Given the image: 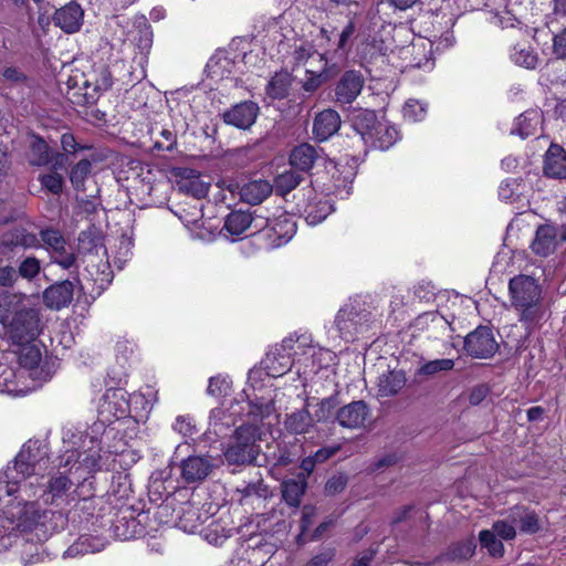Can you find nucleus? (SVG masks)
I'll use <instances>...</instances> for the list:
<instances>
[{"mask_svg":"<svg viewBox=\"0 0 566 566\" xmlns=\"http://www.w3.org/2000/svg\"><path fill=\"white\" fill-rule=\"evenodd\" d=\"M205 538L213 545H222L223 542L228 538V535L224 533V530L222 528L221 532H219V525L211 523L205 531H203Z\"/></svg>","mask_w":566,"mask_h":566,"instance_id":"59","label":"nucleus"},{"mask_svg":"<svg viewBox=\"0 0 566 566\" xmlns=\"http://www.w3.org/2000/svg\"><path fill=\"white\" fill-rule=\"evenodd\" d=\"M41 271V261L35 256L25 258L19 265L18 276L25 280H33Z\"/></svg>","mask_w":566,"mask_h":566,"instance_id":"52","label":"nucleus"},{"mask_svg":"<svg viewBox=\"0 0 566 566\" xmlns=\"http://www.w3.org/2000/svg\"><path fill=\"white\" fill-rule=\"evenodd\" d=\"M293 57L297 67H303L305 78L303 88L306 92H314L328 78L329 60L314 50L313 45L306 43L294 50Z\"/></svg>","mask_w":566,"mask_h":566,"instance_id":"7","label":"nucleus"},{"mask_svg":"<svg viewBox=\"0 0 566 566\" xmlns=\"http://www.w3.org/2000/svg\"><path fill=\"white\" fill-rule=\"evenodd\" d=\"M371 323V313L358 301L343 305L334 321L339 337L346 342H353L358 335L366 333Z\"/></svg>","mask_w":566,"mask_h":566,"instance_id":"8","label":"nucleus"},{"mask_svg":"<svg viewBox=\"0 0 566 566\" xmlns=\"http://www.w3.org/2000/svg\"><path fill=\"white\" fill-rule=\"evenodd\" d=\"M104 541L91 536L82 535L63 554L64 557L75 558L86 554L97 553L104 548Z\"/></svg>","mask_w":566,"mask_h":566,"instance_id":"32","label":"nucleus"},{"mask_svg":"<svg viewBox=\"0 0 566 566\" xmlns=\"http://www.w3.org/2000/svg\"><path fill=\"white\" fill-rule=\"evenodd\" d=\"M40 245L38 235L21 227H14L6 231L0 239V247L10 250L14 248H40Z\"/></svg>","mask_w":566,"mask_h":566,"instance_id":"21","label":"nucleus"},{"mask_svg":"<svg viewBox=\"0 0 566 566\" xmlns=\"http://www.w3.org/2000/svg\"><path fill=\"white\" fill-rule=\"evenodd\" d=\"M177 514L178 527L187 533H195L209 517L208 512L195 503H184Z\"/></svg>","mask_w":566,"mask_h":566,"instance_id":"22","label":"nucleus"},{"mask_svg":"<svg viewBox=\"0 0 566 566\" xmlns=\"http://www.w3.org/2000/svg\"><path fill=\"white\" fill-rule=\"evenodd\" d=\"M210 184L205 181L200 176L182 179L180 190L197 199L203 198L209 192Z\"/></svg>","mask_w":566,"mask_h":566,"instance_id":"42","label":"nucleus"},{"mask_svg":"<svg viewBox=\"0 0 566 566\" xmlns=\"http://www.w3.org/2000/svg\"><path fill=\"white\" fill-rule=\"evenodd\" d=\"M355 33L356 23L353 20H349L338 34L336 48L334 49L333 56L331 57L333 66L347 59V55L353 48Z\"/></svg>","mask_w":566,"mask_h":566,"instance_id":"31","label":"nucleus"},{"mask_svg":"<svg viewBox=\"0 0 566 566\" xmlns=\"http://www.w3.org/2000/svg\"><path fill=\"white\" fill-rule=\"evenodd\" d=\"M54 159V167L62 166L64 156L62 154L51 155L50 147L43 138L34 136L30 145L29 163L32 166H46Z\"/></svg>","mask_w":566,"mask_h":566,"instance_id":"27","label":"nucleus"},{"mask_svg":"<svg viewBox=\"0 0 566 566\" xmlns=\"http://www.w3.org/2000/svg\"><path fill=\"white\" fill-rule=\"evenodd\" d=\"M334 557L333 549H325L313 556L304 566H326Z\"/></svg>","mask_w":566,"mask_h":566,"instance_id":"64","label":"nucleus"},{"mask_svg":"<svg viewBox=\"0 0 566 566\" xmlns=\"http://www.w3.org/2000/svg\"><path fill=\"white\" fill-rule=\"evenodd\" d=\"M557 248V231L554 226L542 224L535 232L531 244L532 251L539 256H548Z\"/></svg>","mask_w":566,"mask_h":566,"instance_id":"24","label":"nucleus"},{"mask_svg":"<svg viewBox=\"0 0 566 566\" xmlns=\"http://www.w3.org/2000/svg\"><path fill=\"white\" fill-rule=\"evenodd\" d=\"M302 181V176L293 170H287L279 175L273 186V190L281 196H285L295 189Z\"/></svg>","mask_w":566,"mask_h":566,"instance_id":"40","label":"nucleus"},{"mask_svg":"<svg viewBox=\"0 0 566 566\" xmlns=\"http://www.w3.org/2000/svg\"><path fill=\"white\" fill-rule=\"evenodd\" d=\"M231 388V380L228 377H211L207 392L211 396L219 397L228 395Z\"/></svg>","mask_w":566,"mask_h":566,"instance_id":"54","label":"nucleus"},{"mask_svg":"<svg viewBox=\"0 0 566 566\" xmlns=\"http://www.w3.org/2000/svg\"><path fill=\"white\" fill-rule=\"evenodd\" d=\"M352 126L356 136L366 146L386 150L399 139V133L395 126L385 120H379L374 111L361 109L354 115Z\"/></svg>","mask_w":566,"mask_h":566,"instance_id":"4","label":"nucleus"},{"mask_svg":"<svg viewBox=\"0 0 566 566\" xmlns=\"http://www.w3.org/2000/svg\"><path fill=\"white\" fill-rule=\"evenodd\" d=\"M553 53L558 59H566V28L553 38Z\"/></svg>","mask_w":566,"mask_h":566,"instance_id":"61","label":"nucleus"},{"mask_svg":"<svg viewBox=\"0 0 566 566\" xmlns=\"http://www.w3.org/2000/svg\"><path fill=\"white\" fill-rule=\"evenodd\" d=\"M112 493L117 500L128 499L130 496L133 490L127 474L117 476V481L113 482Z\"/></svg>","mask_w":566,"mask_h":566,"instance_id":"56","label":"nucleus"},{"mask_svg":"<svg viewBox=\"0 0 566 566\" xmlns=\"http://www.w3.org/2000/svg\"><path fill=\"white\" fill-rule=\"evenodd\" d=\"M41 361L42 354L36 346L27 345L21 348L19 355L20 366L30 371V377L40 380H48L50 376L49 374H44V368L41 366Z\"/></svg>","mask_w":566,"mask_h":566,"instance_id":"25","label":"nucleus"},{"mask_svg":"<svg viewBox=\"0 0 566 566\" xmlns=\"http://www.w3.org/2000/svg\"><path fill=\"white\" fill-rule=\"evenodd\" d=\"M61 146L66 154H75L80 149H84L83 146L78 145L75 137L70 133H64L61 136Z\"/></svg>","mask_w":566,"mask_h":566,"instance_id":"62","label":"nucleus"},{"mask_svg":"<svg viewBox=\"0 0 566 566\" xmlns=\"http://www.w3.org/2000/svg\"><path fill=\"white\" fill-rule=\"evenodd\" d=\"M260 107L255 102L244 101L227 109L223 122L239 129H249L259 116Z\"/></svg>","mask_w":566,"mask_h":566,"instance_id":"13","label":"nucleus"},{"mask_svg":"<svg viewBox=\"0 0 566 566\" xmlns=\"http://www.w3.org/2000/svg\"><path fill=\"white\" fill-rule=\"evenodd\" d=\"M402 113L405 119L413 123L420 122L427 115V104L417 99H409L406 102Z\"/></svg>","mask_w":566,"mask_h":566,"instance_id":"49","label":"nucleus"},{"mask_svg":"<svg viewBox=\"0 0 566 566\" xmlns=\"http://www.w3.org/2000/svg\"><path fill=\"white\" fill-rule=\"evenodd\" d=\"M41 240L52 253L61 252L66 247V241L59 230L45 229L40 232Z\"/></svg>","mask_w":566,"mask_h":566,"instance_id":"47","label":"nucleus"},{"mask_svg":"<svg viewBox=\"0 0 566 566\" xmlns=\"http://www.w3.org/2000/svg\"><path fill=\"white\" fill-rule=\"evenodd\" d=\"M138 403H143L144 409L147 408L148 402L144 401V395L133 394L128 397V394L120 388L107 389L98 405L102 422H112L115 419L125 418L132 412L134 405Z\"/></svg>","mask_w":566,"mask_h":566,"instance_id":"9","label":"nucleus"},{"mask_svg":"<svg viewBox=\"0 0 566 566\" xmlns=\"http://www.w3.org/2000/svg\"><path fill=\"white\" fill-rule=\"evenodd\" d=\"M475 547L474 541L468 539L453 545L449 554L453 559H468L474 554Z\"/></svg>","mask_w":566,"mask_h":566,"instance_id":"55","label":"nucleus"},{"mask_svg":"<svg viewBox=\"0 0 566 566\" xmlns=\"http://www.w3.org/2000/svg\"><path fill=\"white\" fill-rule=\"evenodd\" d=\"M92 170V164L87 159L80 160L72 167L70 172V180L76 190H83L84 184Z\"/></svg>","mask_w":566,"mask_h":566,"instance_id":"46","label":"nucleus"},{"mask_svg":"<svg viewBox=\"0 0 566 566\" xmlns=\"http://www.w3.org/2000/svg\"><path fill=\"white\" fill-rule=\"evenodd\" d=\"M73 297L71 284L52 285L44 292V301L51 308L60 310L66 306Z\"/></svg>","mask_w":566,"mask_h":566,"instance_id":"36","label":"nucleus"},{"mask_svg":"<svg viewBox=\"0 0 566 566\" xmlns=\"http://www.w3.org/2000/svg\"><path fill=\"white\" fill-rule=\"evenodd\" d=\"M509 518L512 520V523L520 525L522 533L534 534L539 530L537 515L524 506H515L512 509Z\"/></svg>","mask_w":566,"mask_h":566,"instance_id":"33","label":"nucleus"},{"mask_svg":"<svg viewBox=\"0 0 566 566\" xmlns=\"http://www.w3.org/2000/svg\"><path fill=\"white\" fill-rule=\"evenodd\" d=\"M54 24L66 33H74L80 30L83 21V10L80 4L70 2L55 11Z\"/></svg>","mask_w":566,"mask_h":566,"instance_id":"20","label":"nucleus"},{"mask_svg":"<svg viewBox=\"0 0 566 566\" xmlns=\"http://www.w3.org/2000/svg\"><path fill=\"white\" fill-rule=\"evenodd\" d=\"M245 407L249 409L248 417L251 421L263 420L275 412L274 400L271 397H260L247 402L234 401L228 407L221 406L210 411L208 433L226 436Z\"/></svg>","mask_w":566,"mask_h":566,"instance_id":"3","label":"nucleus"},{"mask_svg":"<svg viewBox=\"0 0 566 566\" xmlns=\"http://www.w3.org/2000/svg\"><path fill=\"white\" fill-rule=\"evenodd\" d=\"M171 428L186 440L192 439L198 433L197 423L190 415L177 416Z\"/></svg>","mask_w":566,"mask_h":566,"instance_id":"44","label":"nucleus"},{"mask_svg":"<svg viewBox=\"0 0 566 566\" xmlns=\"http://www.w3.org/2000/svg\"><path fill=\"white\" fill-rule=\"evenodd\" d=\"M292 354L298 355L293 339L286 338L273 347L262 361L266 375L274 378L281 377L292 366L296 367V358H292Z\"/></svg>","mask_w":566,"mask_h":566,"instance_id":"10","label":"nucleus"},{"mask_svg":"<svg viewBox=\"0 0 566 566\" xmlns=\"http://www.w3.org/2000/svg\"><path fill=\"white\" fill-rule=\"evenodd\" d=\"M521 188L516 179H506L499 187V197L505 202H514L521 195Z\"/></svg>","mask_w":566,"mask_h":566,"instance_id":"51","label":"nucleus"},{"mask_svg":"<svg viewBox=\"0 0 566 566\" xmlns=\"http://www.w3.org/2000/svg\"><path fill=\"white\" fill-rule=\"evenodd\" d=\"M334 211V206L329 199L319 198L308 201L305 209V220L311 226H316L324 221Z\"/></svg>","mask_w":566,"mask_h":566,"instance_id":"34","label":"nucleus"},{"mask_svg":"<svg viewBox=\"0 0 566 566\" xmlns=\"http://www.w3.org/2000/svg\"><path fill=\"white\" fill-rule=\"evenodd\" d=\"M82 451L66 450L59 471L44 482V472L49 468L46 447L39 441H28L14 460L7 465L0 480V511L6 531L1 548L15 545L24 566L42 562V544L48 539L46 525L49 511L40 510L33 499L44 504L71 505L92 496L86 488L85 474L95 471L101 460V441L93 434L82 438Z\"/></svg>","mask_w":566,"mask_h":566,"instance_id":"1","label":"nucleus"},{"mask_svg":"<svg viewBox=\"0 0 566 566\" xmlns=\"http://www.w3.org/2000/svg\"><path fill=\"white\" fill-rule=\"evenodd\" d=\"M511 60L520 66L526 69H535L538 63V57L535 52L525 45L516 44L511 51Z\"/></svg>","mask_w":566,"mask_h":566,"instance_id":"41","label":"nucleus"},{"mask_svg":"<svg viewBox=\"0 0 566 566\" xmlns=\"http://www.w3.org/2000/svg\"><path fill=\"white\" fill-rule=\"evenodd\" d=\"M306 481L304 476L290 479L282 484V494L285 502L290 506L297 507L301 503V497L305 492Z\"/></svg>","mask_w":566,"mask_h":566,"instance_id":"39","label":"nucleus"},{"mask_svg":"<svg viewBox=\"0 0 566 566\" xmlns=\"http://www.w3.org/2000/svg\"><path fill=\"white\" fill-rule=\"evenodd\" d=\"M509 291L511 305L517 312L518 321L526 329H531L545 314L539 284L534 277L521 274L510 280Z\"/></svg>","mask_w":566,"mask_h":566,"instance_id":"2","label":"nucleus"},{"mask_svg":"<svg viewBox=\"0 0 566 566\" xmlns=\"http://www.w3.org/2000/svg\"><path fill=\"white\" fill-rule=\"evenodd\" d=\"M336 401L333 398H325L317 403L315 417L317 421H325L334 415Z\"/></svg>","mask_w":566,"mask_h":566,"instance_id":"58","label":"nucleus"},{"mask_svg":"<svg viewBox=\"0 0 566 566\" xmlns=\"http://www.w3.org/2000/svg\"><path fill=\"white\" fill-rule=\"evenodd\" d=\"M261 428L255 421L238 427L223 452L226 461L237 465L254 463L261 452Z\"/></svg>","mask_w":566,"mask_h":566,"instance_id":"6","label":"nucleus"},{"mask_svg":"<svg viewBox=\"0 0 566 566\" xmlns=\"http://www.w3.org/2000/svg\"><path fill=\"white\" fill-rule=\"evenodd\" d=\"M273 191V186L264 179L252 180L240 188L241 199L250 205H259Z\"/></svg>","mask_w":566,"mask_h":566,"instance_id":"30","label":"nucleus"},{"mask_svg":"<svg viewBox=\"0 0 566 566\" xmlns=\"http://www.w3.org/2000/svg\"><path fill=\"white\" fill-rule=\"evenodd\" d=\"M515 523H512V520H500L493 523L492 528L490 531L494 532L495 536H499L501 539L511 541L515 538Z\"/></svg>","mask_w":566,"mask_h":566,"instance_id":"53","label":"nucleus"},{"mask_svg":"<svg viewBox=\"0 0 566 566\" xmlns=\"http://www.w3.org/2000/svg\"><path fill=\"white\" fill-rule=\"evenodd\" d=\"M239 54H233L224 50H218L208 61L206 72L212 80L228 78L231 74L240 71L237 59Z\"/></svg>","mask_w":566,"mask_h":566,"instance_id":"15","label":"nucleus"},{"mask_svg":"<svg viewBox=\"0 0 566 566\" xmlns=\"http://www.w3.org/2000/svg\"><path fill=\"white\" fill-rule=\"evenodd\" d=\"M287 431L302 434L306 433L314 424V419L306 408L294 411L286 416L284 421Z\"/></svg>","mask_w":566,"mask_h":566,"instance_id":"37","label":"nucleus"},{"mask_svg":"<svg viewBox=\"0 0 566 566\" xmlns=\"http://www.w3.org/2000/svg\"><path fill=\"white\" fill-rule=\"evenodd\" d=\"M18 298L17 295L3 294L0 296V322L8 326L10 337L14 343L24 344L33 340L41 332L38 311L23 308L9 317V306Z\"/></svg>","mask_w":566,"mask_h":566,"instance_id":"5","label":"nucleus"},{"mask_svg":"<svg viewBox=\"0 0 566 566\" xmlns=\"http://www.w3.org/2000/svg\"><path fill=\"white\" fill-rule=\"evenodd\" d=\"M464 349L471 357L486 359L497 352L499 344L489 327L479 326L467 335Z\"/></svg>","mask_w":566,"mask_h":566,"instance_id":"11","label":"nucleus"},{"mask_svg":"<svg viewBox=\"0 0 566 566\" xmlns=\"http://www.w3.org/2000/svg\"><path fill=\"white\" fill-rule=\"evenodd\" d=\"M212 468L210 458L190 455L180 463L181 479L189 484L201 482L211 473Z\"/></svg>","mask_w":566,"mask_h":566,"instance_id":"17","label":"nucleus"},{"mask_svg":"<svg viewBox=\"0 0 566 566\" xmlns=\"http://www.w3.org/2000/svg\"><path fill=\"white\" fill-rule=\"evenodd\" d=\"M454 367V360L449 358L434 359L423 364L418 374L423 376H431L440 371H448Z\"/></svg>","mask_w":566,"mask_h":566,"instance_id":"50","label":"nucleus"},{"mask_svg":"<svg viewBox=\"0 0 566 566\" xmlns=\"http://www.w3.org/2000/svg\"><path fill=\"white\" fill-rule=\"evenodd\" d=\"M454 23V19L450 15H436L431 22L432 30L428 35L421 36V39L430 41L436 52H444L455 43V38L452 32Z\"/></svg>","mask_w":566,"mask_h":566,"instance_id":"12","label":"nucleus"},{"mask_svg":"<svg viewBox=\"0 0 566 566\" xmlns=\"http://www.w3.org/2000/svg\"><path fill=\"white\" fill-rule=\"evenodd\" d=\"M340 123V116L336 111L324 109L314 119L313 133L318 140H326L337 133Z\"/></svg>","mask_w":566,"mask_h":566,"instance_id":"23","label":"nucleus"},{"mask_svg":"<svg viewBox=\"0 0 566 566\" xmlns=\"http://www.w3.org/2000/svg\"><path fill=\"white\" fill-rule=\"evenodd\" d=\"M347 480L343 475L332 476L325 485V490L328 494H335L343 491L346 486Z\"/></svg>","mask_w":566,"mask_h":566,"instance_id":"63","label":"nucleus"},{"mask_svg":"<svg viewBox=\"0 0 566 566\" xmlns=\"http://www.w3.org/2000/svg\"><path fill=\"white\" fill-rule=\"evenodd\" d=\"M253 219L250 213L243 211L231 212L223 226V230L232 237H240L252 226Z\"/></svg>","mask_w":566,"mask_h":566,"instance_id":"38","label":"nucleus"},{"mask_svg":"<svg viewBox=\"0 0 566 566\" xmlns=\"http://www.w3.org/2000/svg\"><path fill=\"white\" fill-rule=\"evenodd\" d=\"M331 357L332 353L329 350L308 346L302 355H297L296 373L305 378L308 375L317 374L322 367L327 365Z\"/></svg>","mask_w":566,"mask_h":566,"instance_id":"16","label":"nucleus"},{"mask_svg":"<svg viewBox=\"0 0 566 566\" xmlns=\"http://www.w3.org/2000/svg\"><path fill=\"white\" fill-rule=\"evenodd\" d=\"M406 374L401 369H391L378 377V396L391 397L397 395L406 385Z\"/></svg>","mask_w":566,"mask_h":566,"instance_id":"28","label":"nucleus"},{"mask_svg":"<svg viewBox=\"0 0 566 566\" xmlns=\"http://www.w3.org/2000/svg\"><path fill=\"white\" fill-rule=\"evenodd\" d=\"M544 174L549 178H566V153L556 144L549 146L544 159Z\"/></svg>","mask_w":566,"mask_h":566,"instance_id":"26","label":"nucleus"},{"mask_svg":"<svg viewBox=\"0 0 566 566\" xmlns=\"http://www.w3.org/2000/svg\"><path fill=\"white\" fill-rule=\"evenodd\" d=\"M541 120L542 116L537 109L526 111L515 119L512 133L517 134L522 138H527L536 134Z\"/></svg>","mask_w":566,"mask_h":566,"instance_id":"35","label":"nucleus"},{"mask_svg":"<svg viewBox=\"0 0 566 566\" xmlns=\"http://www.w3.org/2000/svg\"><path fill=\"white\" fill-rule=\"evenodd\" d=\"M481 546L488 551L493 557H502L504 554V545L501 539L496 538L494 532L483 530L479 534Z\"/></svg>","mask_w":566,"mask_h":566,"instance_id":"45","label":"nucleus"},{"mask_svg":"<svg viewBox=\"0 0 566 566\" xmlns=\"http://www.w3.org/2000/svg\"><path fill=\"white\" fill-rule=\"evenodd\" d=\"M40 182L43 188L54 195L60 193L63 188V178L56 172L40 176Z\"/></svg>","mask_w":566,"mask_h":566,"instance_id":"57","label":"nucleus"},{"mask_svg":"<svg viewBox=\"0 0 566 566\" xmlns=\"http://www.w3.org/2000/svg\"><path fill=\"white\" fill-rule=\"evenodd\" d=\"M433 52L436 51L431 46L430 41L421 38L417 39L410 46L403 50L405 55L411 56L410 64L407 67L422 69L426 72L431 71L434 66Z\"/></svg>","mask_w":566,"mask_h":566,"instance_id":"18","label":"nucleus"},{"mask_svg":"<svg viewBox=\"0 0 566 566\" xmlns=\"http://www.w3.org/2000/svg\"><path fill=\"white\" fill-rule=\"evenodd\" d=\"M369 410L363 400L353 401L336 412V420L339 426L348 429H358L364 426Z\"/></svg>","mask_w":566,"mask_h":566,"instance_id":"19","label":"nucleus"},{"mask_svg":"<svg viewBox=\"0 0 566 566\" xmlns=\"http://www.w3.org/2000/svg\"><path fill=\"white\" fill-rule=\"evenodd\" d=\"M291 85L290 74L276 73L268 84L266 92L273 98H283L287 95Z\"/></svg>","mask_w":566,"mask_h":566,"instance_id":"43","label":"nucleus"},{"mask_svg":"<svg viewBox=\"0 0 566 566\" xmlns=\"http://www.w3.org/2000/svg\"><path fill=\"white\" fill-rule=\"evenodd\" d=\"M321 158V153L313 145L301 144L290 154V164L300 171H308Z\"/></svg>","mask_w":566,"mask_h":566,"instance_id":"29","label":"nucleus"},{"mask_svg":"<svg viewBox=\"0 0 566 566\" xmlns=\"http://www.w3.org/2000/svg\"><path fill=\"white\" fill-rule=\"evenodd\" d=\"M365 78L359 71H346L335 85V98L339 104H352L361 93Z\"/></svg>","mask_w":566,"mask_h":566,"instance_id":"14","label":"nucleus"},{"mask_svg":"<svg viewBox=\"0 0 566 566\" xmlns=\"http://www.w3.org/2000/svg\"><path fill=\"white\" fill-rule=\"evenodd\" d=\"M273 231L279 237V244L287 242L295 234V223L291 222L286 217L283 221L280 219L272 221V224L268 232Z\"/></svg>","mask_w":566,"mask_h":566,"instance_id":"48","label":"nucleus"},{"mask_svg":"<svg viewBox=\"0 0 566 566\" xmlns=\"http://www.w3.org/2000/svg\"><path fill=\"white\" fill-rule=\"evenodd\" d=\"M517 22L510 11L496 12L491 17V23L502 29L514 28Z\"/></svg>","mask_w":566,"mask_h":566,"instance_id":"60","label":"nucleus"}]
</instances>
